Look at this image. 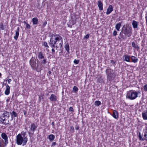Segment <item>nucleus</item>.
<instances>
[{"label":"nucleus","mask_w":147,"mask_h":147,"mask_svg":"<svg viewBox=\"0 0 147 147\" xmlns=\"http://www.w3.org/2000/svg\"><path fill=\"white\" fill-rule=\"evenodd\" d=\"M28 138L27 137L23 138L20 134H18L16 136V143L19 145H21L23 142V145H25L28 141Z\"/></svg>","instance_id":"obj_6"},{"label":"nucleus","mask_w":147,"mask_h":147,"mask_svg":"<svg viewBox=\"0 0 147 147\" xmlns=\"http://www.w3.org/2000/svg\"><path fill=\"white\" fill-rule=\"evenodd\" d=\"M97 5L99 10H102L103 9V4L101 1L99 0L98 1Z\"/></svg>","instance_id":"obj_13"},{"label":"nucleus","mask_w":147,"mask_h":147,"mask_svg":"<svg viewBox=\"0 0 147 147\" xmlns=\"http://www.w3.org/2000/svg\"><path fill=\"white\" fill-rule=\"evenodd\" d=\"M47 24V22L46 21H45L43 24V26H45Z\"/></svg>","instance_id":"obj_42"},{"label":"nucleus","mask_w":147,"mask_h":147,"mask_svg":"<svg viewBox=\"0 0 147 147\" xmlns=\"http://www.w3.org/2000/svg\"><path fill=\"white\" fill-rule=\"evenodd\" d=\"M37 126L34 123L31 124L30 126L29 127L30 130L28 132L30 135V134L33 135L35 131L37 128Z\"/></svg>","instance_id":"obj_8"},{"label":"nucleus","mask_w":147,"mask_h":147,"mask_svg":"<svg viewBox=\"0 0 147 147\" xmlns=\"http://www.w3.org/2000/svg\"><path fill=\"white\" fill-rule=\"evenodd\" d=\"M43 45L44 46H45V47H46L47 48L46 49H47V48H48L49 47L48 46V45L47 43L46 42H44V43H43Z\"/></svg>","instance_id":"obj_33"},{"label":"nucleus","mask_w":147,"mask_h":147,"mask_svg":"<svg viewBox=\"0 0 147 147\" xmlns=\"http://www.w3.org/2000/svg\"><path fill=\"white\" fill-rule=\"evenodd\" d=\"M49 99L51 101H55L57 100L56 96L54 94H52L50 97Z\"/></svg>","instance_id":"obj_14"},{"label":"nucleus","mask_w":147,"mask_h":147,"mask_svg":"<svg viewBox=\"0 0 147 147\" xmlns=\"http://www.w3.org/2000/svg\"><path fill=\"white\" fill-rule=\"evenodd\" d=\"M20 28L18 27L16 30V31L15 36H14V38L16 40H17L19 36V32Z\"/></svg>","instance_id":"obj_12"},{"label":"nucleus","mask_w":147,"mask_h":147,"mask_svg":"<svg viewBox=\"0 0 147 147\" xmlns=\"http://www.w3.org/2000/svg\"><path fill=\"white\" fill-rule=\"evenodd\" d=\"M132 25L133 27L135 28H137L138 27V22L135 21V20H133L132 22Z\"/></svg>","instance_id":"obj_17"},{"label":"nucleus","mask_w":147,"mask_h":147,"mask_svg":"<svg viewBox=\"0 0 147 147\" xmlns=\"http://www.w3.org/2000/svg\"><path fill=\"white\" fill-rule=\"evenodd\" d=\"M113 35L114 36H115L117 35V32L116 30H114L113 32Z\"/></svg>","instance_id":"obj_39"},{"label":"nucleus","mask_w":147,"mask_h":147,"mask_svg":"<svg viewBox=\"0 0 147 147\" xmlns=\"http://www.w3.org/2000/svg\"><path fill=\"white\" fill-rule=\"evenodd\" d=\"M123 57L124 58V60L125 61L130 62V56L127 55H125L123 56Z\"/></svg>","instance_id":"obj_22"},{"label":"nucleus","mask_w":147,"mask_h":147,"mask_svg":"<svg viewBox=\"0 0 147 147\" xmlns=\"http://www.w3.org/2000/svg\"><path fill=\"white\" fill-rule=\"evenodd\" d=\"M10 87L8 85L6 86V89L5 91V94L6 95H8L10 93Z\"/></svg>","instance_id":"obj_16"},{"label":"nucleus","mask_w":147,"mask_h":147,"mask_svg":"<svg viewBox=\"0 0 147 147\" xmlns=\"http://www.w3.org/2000/svg\"><path fill=\"white\" fill-rule=\"evenodd\" d=\"M70 129L71 130H74V127L73 126H71V127H70Z\"/></svg>","instance_id":"obj_44"},{"label":"nucleus","mask_w":147,"mask_h":147,"mask_svg":"<svg viewBox=\"0 0 147 147\" xmlns=\"http://www.w3.org/2000/svg\"><path fill=\"white\" fill-rule=\"evenodd\" d=\"M9 117V113L5 111L0 117V121L3 124L6 125L9 124L8 119Z\"/></svg>","instance_id":"obj_5"},{"label":"nucleus","mask_w":147,"mask_h":147,"mask_svg":"<svg viewBox=\"0 0 147 147\" xmlns=\"http://www.w3.org/2000/svg\"><path fill=\"white\" fill-rule=\"evenodd\" d=\"M110 61L111 63H112L113 65L115 64V61L113 60H111Z\"/></svg>","instance_id":"obj_40"},{"label":"nucleus","mask_w":147,"mask_h":147,"mask_svg":"<svg viewBox=\"0 0 147 147\" xmlns=\"http://www.w3.org/2000/svg\"><path fill=\"white\" fill-rule=\"evenodd\" d=\"M112 116L114 118L116 119H117L119 117L118 113L116 110H114L113 111Z\"/></svg>","instance_id":"obj_15"},{"label":"nucleus","mask_w":147,"mask_h":147,"mask_svg":"<svg viewBox=\"0 0 147 147\" xmlns=\"http://www.w3.org/2000/svg\"><path fill=\"white\" fill-rule=\"evenodd\" d=\"M79 60H76V59H75L74 61V63L76 64H78L79 63Z\"/></svg>","instance_id":"obj_34"},{"label":"nucleus","mask_w":147,"mask_h":147,"mask_svg":"<svg viewBox=\"0 0 147 147\" xmlns=\"http://www.w3.org/2000/svg\"><path fill=\"white\" fill-rule=\"evenodd\" d=\"M89 36V34H87L84 37V38L86 39H88Z\"/></svg>","instance_id":"obj_36"},{"label":"nucleus","mask_w":147,"mask_h":147,"mask_svg":"<svg viewBox=\"0 0 147 147\" xmlns=\"http://www.w3.org/2000/svg\"><path fill=\"white\" fill-rule=\"evenodd\" d=\"M131 59L132 60V61L134 63H136L138 62V59L135 56H131Z\"/></svg>","instance_id":"obj_21"},{"label":"nucleus","mask_w":147,"mask_h":147,"mask_svg":"<svg viewBox=\"0 0 147 147\" xmlns=\"http://www.w3.org/2000/svg\"><path fill=\"white\" fill-rule=\"evenodd\" d=\"M24 115H26V111H24Z\"/></svg>","instance_id":"obj_46"},{"label":"nucleus","mask_w":147,"mask_h":147,"mask_svg":"<svg viewBox=\"0 0 147 147\" xmlns=\"http://www.w3.org/2000/svg\"><path fill=\"white\" fill-rule=\"evenodd\" d=\"M105 73L107 75V80L111 81L115 78L116 75L113 70L111 69L109 67H107Z\"/></svg>","instance_id":"obj_4"},{"label":"nucleus","mask_w":147,"mask_h":147,"mask_svg":"<svg viewBox=\"0 0 147 147\" xmlns=\"http://www.w3.org/2000/svg\"><path fill=\"white\" fill-rule=\"evenodd\" d=\"M101 103L100 101L97 100L96 101L94 102V105L97 106H98L101 105Z\"/></svg>","instance_id":"obj_29"},{"label":"nucleus","mask_w":147,"mask_h":147,"mask_svg":"<svg viewBox=\"0 0 147 147\" xmlns=\"http://www.w3.org/2000/svg\"><path fill=\"white\" fill-rule=\"evenodd\" d=\"M4 144L3 140L0 138V147H4Z\"/></svg>","instance_id":"obj_27"},{"label":"nucleus","mask_w":147,"mask_h":147,"mask_svg":"<svg viewBox=\"0 0 147 147\" xmlns=\"http://www.w3.org/2000/svg\"><path fill=\"white\" fill-rule=\"evenodd\" d=\"M132 34V28L127 25H124L121 29V32L119 33V35L121 38L124 39L127 37L131 36Z\"/></svg>","instance_id":"obj_2"},{"label":"nucleus","mask_w":147,"mask_h":147,"mask_svg":"<svg viewBox=\"0 0 147 147\" xmlns=\"http://www.w3.org/2000/svg\"><path fill=\"white\" fill-rule=\"evenodd\" d=\"M143 119L144 120H147V110L145 112H143L142 113Z\"/></svg>","instance_id":"obj_20"},{"label":"nucleus","mask_w":147,"mask_h":147,"mask_svg":"<svg viewBox=\"0 0 147 147\" xmlns=\"http://www.w3.org/2000/svg\"><path fill=\"white\" fill-rule=\"evenodd\" d=\"M66 50L67 51L68 54L70 53L69 51V44L68 43H66L64 47Z\"/></svg>","instance_id":"obj_19"},{"label":"nucleus","mask_w":147,"mask_h":147,"mask_svg":"<svg viewBox=\"0 0 147 147\" xmlns=\"http://www.w3.org/2000/svg\"><path fill=\"white\" fill-rule=\"evenodd\" d=\"M32 22L34 25H36L38 24V19L37 18H34L32 19Z\"/></svg>","instance_id":"obj_23"},{"label":"nucleus","mask_w":147,"mask_h":147,"mask_svg":"<svg viewBox=\"0 0 147 147\" xmlns=\"http://www.w3.org/2000/svg\"><path fill=\"white\" fill-rule=\"evenodd\" d=\"M56 143L55 142H53L52 143V146H54L56 145Z\"/></svg>","instance_id":"obj_41"},{"label":"nucleus","mask_w":147,"mask_h":147,"mask_svg":"<svg viewBox=\"0 0 147 147\" xmlns=\"http://www.w3.org/2000/svg\"><path fill=\"white\" fill-rule=\"evenodd\" d=\"M55 124V123L54 122H53L51 123V125H54Z\"/></svg>","instance_id":"obj_48"},{"label":"nucleus","mask_w":147,"mask_h":147,"mask_svg":"<svg viewBox=\"0 0 147 147\" xmlns=\"http://www.w3.org/2000/svg\"><path fill=\"white\" fill-rule=\"evenodd\" d=\"M63 43V38L59 35L55 34L51 36L49 44L50 47L53 48L51 50L52 53L54 54L55 52L54 48L57 49L59 47L61 48Z\"/></svg>","instance_id":"obj_1"},{"label":"nucleus","mask_w":147,"mask_h":147,"mask_svg":"<svg viewBox=\"0 0 147 147\" xmlns=\"http://www.w3.org/2000/svg\"><path fill=\"white\" fill-rule=\"evenodd\" d=\"M26 28L28 29H30V25L28 24V23H26Z\"/></svg>","instance_id":"obj_35"},{"label":"nucleus","mask_w":147,"mask_h":147,"mask_svg":"<svg viewBox=\"0 0 147 147\" xmlns=\"http://www.w3.org/2000/svg\"><path fill=\"white\" fill-rule=\"evenodd\" d=\"M121 23L119 22L118 23L116 24L115 26V28L117 31H119L120 28L121 27Z\"/></svg>","instance_id":"obj_25"},{"label":"nucleus","mask_w":147,"mask_h":147,"mask_svg":"<svg viewBox=\"0 0 147 147\" xmlns=\"http://www.w3.org/2000/svg\"><path fill=\"white\" fill-rule=\"evenodd\" d=\"M138 92L135 90H131L129 91L127 94V97L132 100L135 99L138 97Z\"/></svg>","instance_id":"obj_7"},{"label":"nucleus","mask_w":147,"mask_h":147,"mask_svg":"<svg viewBox=\"0 0 147 147\" xmlns=\"http://www.w3.org/2000/svg\"><path fill=\"white\" fill-rule=\"evenodd\" d=\"M75 129L76 130H78L79 129V127L77 126L75 127Z\"/></svg>","instance_id":"obj_47"},{"label":"nucleus","mask_w":147,"mask_h":147,"mask_svg":"<svg viewBox=\"0 0 147 147\" xmlns=\"http://www.w3.org/2000/svg\"><path fill=\"white\" fill-rule=\"evenodd\" d=\"M144 88L145 90L147 91V84L144 86Z\"/></svg>","instance_id":"obj_38"},{"label":"nucleus","mask_w":147,"mask_h":147,"mask_svg":"<svg viewBox=\"0 0 147 147\" xmlns=\"http://www.w3.org/2000/svg\"><path fill=\"white\" fill-rule=\"evenodd\" d=\"M43 60H42L41 62V64L40 65H41V67H42V66L43 65H44L47 62V59L45 58H44V59H43Z\"/></svg>","instance_id":"obj_26"},{"label":"nucleus","mask_w":147,"mask_h":147,"mask_svg":"<svg viewBox=\"0 0 147 147\" xmlns=\"http://www.w3.org/2000/svg\"><path fill=\"white\" fill-rule=\"evenodd\" d=\"M132 46L135 49H137L138 50L139 49L138 45L137 44H136L134 42H132Z\"/></svg>","instance_id":"obj_24"},{"label":"nucleus","mask_w":147,"mask_h":147,"mask_svg":"<svg viewBox=\"0 0 147 147\" xmlns=\"http://www.w3.org/2000/svg\"><path fill=\"white\" fill-rule=\"evenodd\" d=\"M38 58L39 59H41L45 58L44 54H43L41 52L38 53Z\"/></svg>","instance_id":"obj_18"},{"label":"nucleus","mask_w":147,"mask_h":147,"mask_svg":"<svg viewBox=\"0 0 147 147\" xmlns=\"http://www.w3.org/2000/svg\"><path fill=\"white\" fill-rule=\"evenodd\" d=\"M24 23L25 24H26V23H27V22H26L25 21H24Z\"/></svg>","instance_id":"obj_50"},{"label":"nucleus","mask_w":147,"mask_h":147,"mask_svg":"<svg viewBox=\"0 0 147 147\" xmlns=\"http://www.w3.org/2000/svg\"><path fill=\"white\" fill-rule=\"evenodd\" d=\"M49 138L50 141H52L55 138V136L53 134H50L49 136Z\"/></svg>","instance_id":"obj_28"},{"label":"nucleus","mask_w":147,"mask_h":147,"mask_svg":"<svg viewBox=\"0 0 147 147\" xmlns=\"http://www.w3.org/2000/svg\"><path fill=\"white\" fill-rule=\"evenodd\" d=\"M113 10V9L112 5H109L106 12V14L107 15H109L111 12Z\"/></svg>","instance_id":"obj_11"},{"label":"nucleus","mask_w":147,"mask_h":147,"mask_svg":"<svg viewBox=\"0 0 147 147\" xmlns=\"http://www.w3.org/2000/svg\"><path fill=\"white\" fill-rule=\"evenodd\" d=\"M21 135H22L23 136V137L24 138V137H25V136L26 134V132L25 131H22L21 132Z\"/></svg>","instance_id":"obj_32"},{"label":"nucleus","mask_w":147,"mask_h":147,"mask_svg":"<svg viewBox=\"0 0 147 147\" xmlns=\"http://www.w3.org/2000/svg\"><path fill=\"white\" fill-rule=\"evenodd\" d=\"M144 137L143 138L140 134V133H139V139L141 141H144L145 140L147 141V127H146L145 130L144 132Z\"/></svg>","instance_id":"obj_9"},{"label":"nucleus","mask_w":147,"mask_h":147,"mask_svg":"<svg viewBox=\"0 0 147 147\" xmlns=\"http://www.w3.org/2000/svg\"><path fill=\"white\" fill-rule=\"evenodd\" d=\"M37 61L38 63L36 64V59L34 57H32L30 61V64L34 70H35L37 72H40L42 69L41 65H40V62L38 63V60H37Z\"/></svg>","instance_id":"obj_3"},{"label":"nucleus","mask_w":147,"mask_h":147,"mask_svg":"<svg viewBox=\"0 0 147 147\" xmlns=\"http://www.w3.org/2000/svg\"><path fill=\"white\" fill-rule=\"evenodd\" d=\"M48 73L49 74H51V71H49V72H48Z\"/></svg>","instance_id":"obj_49"},{"label":"nucleus","mask_w":147,"mask_h":147,"mask_svg":"<svg viewBox=\"0 0 147 147\" xmlns=\"http://www.w3.org/2000/svg\"><path fill=\"white\" fill-rule=\"evenodd\" d=\"M146 22H147V12L146 13Z\"/></svg>","instance_id":"obj_45"},{"label":"nucleus","mask_w":147,"mask_h":147,"mask_svg":"<svg viewBox=\"0 0 147 147\" xmlns=\"http://www.w3.org/2000/svg\"><path fill=\"white\" fill-rule=\"evenodd\" d=\"M78 90V88L76 86H74L73 88V91L75 92H77Z\"/></svg>","instance_id":"obj_31"},{"label":"nucleus","mask_w":147,"mask_h":147,"mask_svg":"<svg viewBox=\"0 0 147 147\" xmlns=\"http://www.w3.org/2000/svg\"><path fill=\"white\" fill-rule=\"evenodd\" d=\"M17 116V113L16 112H14V111H13L11 113V116L12 118H13V116L14 117H16ZM13 118H12V119Z\"/></svg>","instance_id":"obj_30"},{"label":"nucleus","mask_w":147,"mask_h":147,"mask_svg":"<svg viewBox=\"0 0 147 147\" xmlns=\"http://www.w3.org/2000/svg\"><path fill=\"white\" fill-rule=\"evenodd\" d=\"M69 111H71V112H73L74 111V109L72 107H70L69 109Z\"/></svg>","instance_id":"obj_37"},{"label":"nucleus","mask_w":147,"mask_h":147,"mask_svg":"<svg viewBox=\"0 0 147 147\" xmlns=\"http://www.w3.org/2000/svg\"><path fill=\"white\" fill-rule=\"evenodd\" d=\"M1 74L0 73V77H1Z\"/></svg>","instance_id":"obj_51"},{"label":"nucleus","mask_w":147,"mask_h":147,"mask_svg":"<svg viewBox=\"0 0 147 147\" xmlns=\"http://www.w3.org/2000/svg\"><path fill=\"white\" fill-rule=\"evenodd\" d=\"M1 136L2 138V139L4 140V143L5 144V146H6L8 144V137L6 134L5 133H2L1 134Z\"/></svg>","instance_id":"obj_10"},{"label":"nucleus","mask_w":147,"mask_h":147,"mask_svg":"<svg viewBox=\"0 0 147 147\" xmlns=\"http://www.w3.org/2000/svg\"><path fill=\"white\" fill-rule=\"evenodd\" d=\"M11 81V80L10 79H9L8 80V82L9 84L10 83V82Z\"/></svg>","instance_id":"obj_43"}]
</instances>
